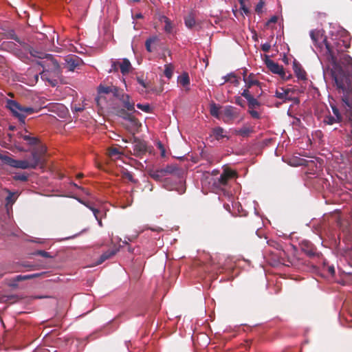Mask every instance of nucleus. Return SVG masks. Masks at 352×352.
Segmentation results:
<instances>
[{
  "label": "nucleus",
  "instance_id": "obj_28",
  "mask_svg": "<svg viewBox=\"0 0 352 352\" xmlns=\"http://www.w3.org/2000/svg\"><path fill=\"white\" fill-rule=\"evenodd\" d=\"M252 132V129L248 126H243L238 131L237 133L243 137H247L249 135L250 133Z\"/></svg>",
  "mask_w": 352,
  "mask_h": 352
},
{
  "label": "nucleus",
  "instance_id": "obj_37",
  "mask_svg": "<svg viewBox=\"0 0 352 352\" xmlns=\"http://www.w3.org/2000/svg\"><path fill=\"white\" fill-rule=\"evenodd\" d=\"M264 4H265L264 1L263 0H260L256 6V8H255L256 12L258 13L262 12V10L264 6Z\"/></svg>",
  "mask_w": 352,
  "mask_h": 352
},
{
  "label": "nucleus",
  "instance_id": "obj_6",
  "mask_svg": "<svg viewBox=\"0 0 352 352\" xmlns=\"http://www.w3.org/2000/svg\"><path fill=\"white\" fill-rule=\"evenodd\" d=\"M221 119L226 124H230L231 122L239 115V111L236 107L227 105L222 108L221 111Z\"/></svg>",
  "mask_w": 352,
  "mask_h": 352
},
{
  "label": "nucleus",
  "instance_id": "obj_54",
  "mask_svg": "<svg viewBox=\"0 0 352 352\" xmlns=\"http://www.w3.org/2000/svg\"><path fill=\"white\" fill-rule=\"evenodd\" d=\"M223 206L224 208L228 210H230V204H223Z\"/></svg>",
  "mask_w": 352,
  "mask_h": 352
},
{
  "label": "nucleus",
  "instance_id": "obj_26",
  "mask_svg": "<svg viewBox=\"0 0 352 352\" xmlns=\"http://www.w3.org/2000/svg\"><path fill=\"white\" fill-rule=\"evenodd\" d=\"M22 138L28 142V144L32 146L36 145L38 142V140L36 137H32L29 135H24Z\"/></svg>",
  "mask_w": 352,
  "mask_h": 352
},
{
  "label": "nucleus",
  "instance_id": "obj_7",
  "mask_svg": "<svg viewBox=\"0 0 352 352\" xmlns=\"http://www.w3.org/2000/svg\"><path fill=\"white\" fill-rule=\"evenodd\" d=\"M163 188L168 190H177L179 194L185 192V188L183 186L182 181L179 179V182L173 177L165 178L162 184Z\"/></svg>",
  "mask_w": 352,
  "mask_h": 352
},
{
  "label": "nucleus",
  "instance_id": "obj_51",
  "mask_svg": "<svg viewBox=\"0 0 352 352\" xmlns=\"http://www.w3.org/2000/svg\"><path fill=\"white\" fill-rule=\"evenodd\" d=\"M125 175L128 179H129L130 181H133V175L130 173L127 172V173H126Z\"/></svg>",
  "mask_w": 352,
  "mask_h": 352
},
{
  "label": "nucleus",
  "instance_id": "obj_49",
  "mask_svg": "<svg viewBox=\"0 0 352 352\" xmlns=\"http://www.w3.org/2000/svg\"><path fill=\"white\" fill-rule=\"evenodd\" d=\"M144 188L148 189L149 191H152L153 190V185L151 184H150V183H147L145 185Z\"/></svg>",
  "mask_w": 352,
  "mask_h": 352
},
{
  "label": "nucleus",
  "instance_id": "obj_24",
  "mask_svg": "<svg viewBox=\"0 0 352 352\" xmlns=\"http://www.w3.org/2000/svg\"><path fill=\"white\" fill-rule=\"evenodd\" d=\"M341 121H342L341 118H339V117H336L333 115V116H331V115L326 116L324 118V122L327 124H329V125L340 122Z\"/></svg>",
  "mask_w": 352,
  "mask_h": 352
},
{
  "label": "nucleus",
  "instance_id": "obj_45",
  "mask_svg": "<svg viewBox=\"0 0 352 352\" xmlns=\"http://www.w3.org/2000/svg\"><path fill=\"white\" fill-rule=\"evenodd\" d=\"M270 45L268 43H265L264 44L262 45V50L267 52L270 50Z\"/></svg>",
  "mask_w": 352,
  "mask_h": 352
},
{
  "label": "nucleus",
  "instance_id": "obj_62",
  "mask_svg": "<svg viewBox=\"0 0 352 352\" xmlns=\"http://www.w3.org/2000/svg\"><path fill=\"white\" fill-rule=\"evenodd\" d=\"M159 147H160V148H162V144H160V143L159 144Z\"/></svg>",
  "mask_w": 352,
  "mask_h": 352
},
{
  "label": "nucleus",
  "instance_id": "obj_14",
  "mask_svg": "<svg viewBox=\"0 0 352 352\" xmlns=\"http://www.w3.org/2000/svg\"><path fill=\"white\" fill-rule=\"evenodd\" d=\"M80 203L83 204L85 206H87L90 210L92 211L94 216L95 219L97 220L98 226L100 227H102V218L106 215V213H104L102 216H100L99 214L101 213V212L93 207L91 205L89 204L84 203L80 200H78Z\"/></svg>",
  "mask_w": 352,
  "mask_h": 352
},
{
  "label": "nucleus",
  "instance_id": "obj_55",
  "mask_svg": "<svg viewBox=\"0 0 352 352\" xmlns=\"http://www.w3.org/2000/svg\"><path fill=\"white\" fill-rule=\"evenodd\" d=\"M142 14H140V13H139V14H136V15H135V18H136V19H140V18H142Z\"/></svg>",
  "mask_w": 352,
  "mask_h": 352
},
{
  "label": "nucleus",
  "instance_id": "obj_59",
  "mask_svg": "<svg viewBox=\"0 0 352 352\" xmlns=\"http://www.w3.org/2000/svg\"><path fill=\"white\" fill-rule=\"evenodd\" d=\"M165 154V151L164 148L162 149V155L164 156Z\"/></svg>",
  "mask_w": 352,
  "mask_h": 352
},
{
  "label": "nucleus",
  "instance_id": "obj_41",
  "mask_svg": "<svg viewBox=\"0 0 352 352\" xmlns=\"http://www.w3.org/2000/svg\"><path fill=\"white\" fill-rule=\"evenodd\" d=\"M35 254L41 256L45 257V258H50V257H51L50 253L47 252H45L44 250H38V251H37L35 253Z\"/></svg>",
  "mask_w": 352,
  "mask_h": 352
},
{
  "label": "nucleus",
  "instance_id": "obj_39",
  "mask_svg": "<svg viewBox=\"0 0 352 352\" xmlns=\"http://www.w3.org/2000/svg\"><path fill=\"white\" fill-rule=\"evenodd\" d=\"M331 107L332 109L333 116H335L336 117H339V118L342 119V116L340 113L338 109L335 105H333L332 104H331Z\"/></svg>",
  "mask_w": 352,
  "mask_h": 352
},
{
  "label": "nucleus",
  "instance_id": "obj_60",
  "mask_svg": "<svg viewBox=\"0 0 352 352\" xmlns=\"http://www.w3.org/2000/svg\"><path fill=\"white\" fill-rule=\"evenodd\" d=\"M35 242H36V243H42L43 241H41V239H38L37 241H35Z\"/></svg>",
  "mask_w": 352,
  "mask_h": 352
},
{
  "label": "nucleus",
  "instance_id": "obj_23",
  "mask_svg": "<svg viewBox=\"0 0 352 352\" xmlns=\"http://www.w3.org/2000/svg\"><path fill=\"white\" fill-rule=\"evenodd\" d=\"M117 251H118L117 249H115V250L113 249V250H108L107 251L104 252L100 258L99 263H102L107 259H108V258H111V256H113V255H115L116 253L117 252Z\"/></svg>",
  "mask_w": 352,
  "mask_h": 352
},
{
  "label": "nucleus",
  "instance_id": "obj_42",
  "mask_svg": "<svg viewBox=\"0 0 352 352\" xmlns=\"http://www.w3.org/2000/svg\"><path fill=\"white\" fill-rule=\"evenodd\" d=\"M8 38H12L14 41H18L19 39H18V37L16 36V35L15 34L14 30H10L8 32V36H7Z\"/></svg>",
  "mask_w": 352,
  "mask_h": 352
},
{
  "label": "nucleus",
  "instance_id": "obj_36",
  "mask_svg": "<svg viewBox=\"0 0 352 352\" xmlns=\"http://www.w3.org/2000/svg\"><path fill=\"white\" fill-rule=\"evenodd\" d=\"M119 63H120V62L118 60H111V68H110L109 72V73L113 72H118Z\"/></svg>",
  "mask_w": 352,
  "mask_h": 352
},
{
  "label": "nucleus",
  "instance_id": "obj_32",
  "mask_svg": "<svg viewBox=\"0 0 352 352\" xmlns=\"http://www.w3.org/2000/svg\"><path fill=\"white\" fill-rule=\"evenodd\" d=\"M137 107L146 113H150L151 111V108L148 104H137Z\"/></svg>",
  "mask_w": 352,
  "mask_h": 352
},
{
  "label": "nucleus",
  "instance_id": "obj_40",
  "mask_svg": "<svg viewBox=\"0 0 352 352\" xmlns=\"http://www.w3.org/2000/svg\"><path fill=\"white\" fill-rule=\"evenodd\" d=\"M295 72L296 74V76L300 79H305V72L303 70L301 69H295Z\"/></svg>",
  "mask_w": 352,
  "mask_h": 352
},
{
  "label": "nucleus",
  "instance_id": "obj_17",
  "mask_svg": "<svg viewBox=\"0 0 352 352\" xmlns=\"http://www.w3.org/2000/svg\"><path fill=\"white\" fill-rule=\"evenodd\" d=\"M223 82L221 83V85L224 84L225 82H230L233 84L234 86L238 87L239 85V80L236 77L234 73L231 72L223 77Z\"/></svg>",
  "mask_w": 352,
  "mask_h": 352
},
{
  "label": "nucleus",
  "instance_id": "obj_35",
  "mask_svg": "<svg viewBox=\"0 0 352 352\" xmlns=\"http://www.w3.org/2000/svg\"><path fill=\"white\" fill-rule=\"evenodd\" d=\"M109 154L111 158H113V157L118 158L120 157V155H121V153L120 152V151L118 148H113L109 150Z\"/></svg>",
  "mask_w": 352,
  "mask_h": 352
},
{
  "label": "nucleus",
  "instance_id": "obj_16",
  "mask_svg": "<svg viewBox=\"0 0 352 352\" xmlns=\"http://www.w3.org/2000/svg\"><path fill=\"white\" fill-rule=\"evenodd\" d=\"M120 72L123 75L127 74L132 68L130 61L127 58H123L119 63Z\"/></svg>",
  "mask_w": 352,
  "mask_h": 352
},
{
  "label": "nucleus",
  "instance_id": "obj_22",
  "mask_svg": "<svg viewBox=\"0 0 352 352\" xmlns=\"http://www.w3.org/2000/svg\"><path fill=\"white\" fill-rule=\"evenodd\" d=\"M177 82L184 87H186L190 85V79L187 73H183L177 78Z\"/></svg>",
  "mask_w": 352,
  "mask_h": 352
},
{
  "label": "nucleus",
  "instance_id": "obj_5",
  "mask_svg": "<svg viewBox=\"0 0 352 352\" xmlns=\"http://www.w3.org/2000/svg\"><path fill=\"white\" fill-rule=\"evenodd\" d=\"M6 107L12 112L19 120L24 123L25 117L34 112V109L29 107H22L17 102L8 100Z\"/></svg>",
  "mask_w": 352,
  "mask_h": 352
},
{
  "label": "nucleus",
  "instance_id": "obj_8",
  "mask_svg": "<svg viewBox=\"0 0 352 352\" xmlns=\"http://www.w3.org/2000/svg\"><path fill=\"white\" fill-rule=\"evenodd\" d=\"M267 68L274 74H278L282 78H284L285 73L283 67L278 63H275L274 60L267 59L265 62Z\"/></svg>",
  "mask_w": 352,
  "mask_h": 352
},
{
  "label": "nucleus",
  "instance_id": "obj_11",
  "mask_svg": "<svg viewBox=\"0 0 352 352\" xmlns=\"http://www.w3.org/2000/svg\"><path fill=\"white\" fill-rule=\"evenodd\" d=\"M116 98H118L123 104L124 108L128 111H135V104L133 101H131L130 97L127 94H124L122 91H119V96Z\"/></svg>",
  "mask_w": 352,
  "mask_h": 352
},
{
  "label": "nucleus",
  "instance_id": "obj_53",
  "mask_svg": "<svg viewBox=\"0 0 352 352\" xmlns=\"http://www.w3.org/2000/svg\"><path fill=\"white\" fill-rule=\"evenodd\" d=\"M74 110L75 111H82V110H83V108H82V107H75L74 108Z\"/></svg>",
  "mask_w": 352,
  "mask_h": 352
},
{
  "label": "nucleus",
  "instance_id": "obj_9",
  "mask_svg": "<svg viewBox=\"0 0 352 352\" xmlns=\"http://www.w3.org/2000/svg\"><path fill=\"white\" fill-rule=\"evenodd\" d=\"M98 91L99 94H111L114 97H116L119 96L120 89L113 85L100 84L98 87Z\"/></svg>",
  "mask_w": 352,
  "mask_h": 352
},
{
  "label": "nucleus",
  "instance_id": "obj_58",
  "mask_svg": "<svg viewBox=\"0 0 352 352\" xmlns=\"http://www.w3.org/2000/svg\"><path fill=\"white\" fill-rule=\"evenodd\" d=\"M294 165L295 166H297V165H305V163H304V162H298V164H295Z\"/></svg>",
  "mask_w": 352,
  "mask_h": 352
},
{
  "label": "nucleus",
  "instance_id": "obj_20",
  "mask_svg": "<svg viewBox=\"0 0 352 352\" xmlns=\"http://www.w3.org/2000/svg\"><path fill=\"white\" fill-rule=\"evenodd\" d=\"M212 133V135L217 140H220L226 137V132L222 127L220 126L213 129Z\"/></svg>",
  "mask_w": 352,
  "mask_h": 352
},
{
  "label": "nucleus",
  "instance_id": "obj_29",
  "mask_svg": "<svg viewBox=\"0 0 352 352\" xmlns=\"http://www.w3.org/2000/svg\"><path fill=\"white\" fill-rule=\"evenodd\" d=\"M247 100L250 109L254 108L260 105V102L253 96Z\"/></svg>",
  "mask_w": 352,
  "mask_h": 352
},
{
  "label": "nucleus",
  "instance_id": "obj_19",
  "mask_svg": "<svg viewBox=\"0 0 352 352\" xmlns=\"http://www.w3.org/2000/svg\"><path fill=\"white\" fill-rule=\"evenodd\" d=\"M221 107L214 102H212L210 104V113L212 116L217 118L221 119V111H220Z\"/></svg>",
  "mask_w": 352,
  "mask_h": 352
},
{
  "label": "nucleus",
  "instance_id": "obj_61",
  "mask_svg": "<svg viewBox=\"0 0 352 352\" xmlns=\"http://www.w3.org/2000/svg\"><path fill=\"white\" fill-rule=\"evenodd\" d=\"M35 78H36V80L37 81L38 78V74L35 76Z\"/></svg>",
  "mask_w": 352,
  "mask_h": 352
},
{
  "label": "nucleus",
  "instance_id": "obj_2",
  "mask_svg": "<svg viewBox=\"0 0 352 352\" xmlns=\"http://www.w3.org/2000/svg\"><path fill=\"white\" fill-rule=\"evenodd\" d=\"M236 174L235 171L228 168H223L221 173L219 170L214 169L211 173L207 172L203 175L201 184L205 186L208 184L219 195V200L224 201L225 199H228L232 208H237L239 210V203L234 201L232 192L227 189L229 179L234 178Z\"/></svg>",
  "mask_w": 352,
  "mask_h": 352
},
{
  "label": "nucleus",
  "instance_id": "obj_18",
  "mask_svg": "<svg viewBox=\"0 0 352 352\" xmlns=\"http://www.w3.org/2000/svg\"><path fill=\"white\" fill-rule=\"evenodd\" d=\"M184 23L185 25L189 29H192L193 27H195L196 21L195 14L192 12H190L187 16L184 17Z\"/></svg>",
  "mask_w": 352,
  "mask_h": 352
},
{
  "label": "nucleus",
  "instance_id": "obj_33",
  "mask_svg": "<svg viewBox=\"0 0 352 352\" xmlns=\"http://www.w3.org/2000/svg\"><path fill=\"white\" fill-rule=\"evenodd\" d=\"M163 173L166 176V174H172L176 170L177 168L173 166H167L166 167L162 168Z\"/></svg>",
  "mask_w": 352,
  "mask_h": 352
},
{
  "label": "nucleus",
  "instance_id": "obj_10",
  "mask_svg": "<svg viewBox=\"0 0 352 352\" xmlns=\"http://www.w3.org/2000/svg\"><path fill=\"white\" fill-rule=\"evenodd\" d=\"M65 67L69 71H74L82 63V60L76 56H68L65 58Z\"/></svg>",
  "mask_w": 352,
  "mask_h": 352
},
{
  "label": "nucleus",
  "instance_id": "obj_50",
  "mask_svg": "<svg viewBox=\"0 0 352 352\" xmlns=\"http://www.w3.org/2000/svg\"><path fill=\"white\" fill-rule=\"evenodd\" d=\"M138 82L140 85H141L143 87H146V84L142 79L138 78Z\"/></svg>",
  "mask_w": 352,
  "mask_h": 352
},
{
  "label": "nucleus",
  "instance_id": "obj_15",
  "mask_svg": "<svg viewBox=\"0 0 352 352\" xmlns=\"http://www.w3.org/2000/svg\"><path fill=\"white\" fill-rule=\"evenodd\" d=\"M160 21L164 23L165 25L164 30L167 34H173L175 30V25L173 22L166 16H162L160 17Z\"/></svg>",
  "mask_w": 352,
  "mask_h": 352
},
{
  "label": "nucleus",
  "instance_id": "obj_38",
  "mask_svg": "<svg viewBox=\"0 0 352 352\" xmlns=\"http://www.w3.org/2000/svg\"><path fill=\"white\" fill-rule=\"evenodd\" d=\"M249 89H247V87H245V89L241 92V96L244 97L246 100L252 96V95L250 94Z\"/></svg>",
  "mask_w": 352,
  "mask_h": 352
},
{
  "label": "nucleus",
  "instance_id": "obj_12",
  "mask_svg": "<svg viewBox=\"0 0 352 352\" xmlns=\"http://www.w3.org/2000/svg\"><path fill=\"white\" fill-rule=\"evenodd\" d=\"M277 98L283 102L292 100L291 91L289 89L279 87L276 89L275 95Z\"/></svg>",
  "mask_w": 352,
  "mask_h": 352
},
{
  "label": "nucleus",
  "instance_id": "obj_25",
  "mask_svg": "<svg viewBox=\"0 0 352 352\" xmlns=\"http://www.w3.org/2000/svg\"><path fill=\"white\" fill-rule=\"evenodd\" d=\"M157 41V36H152L146 39L145 42L146 49L148 52H151L153 49L151 47V45L155 43Z\"/></svg>",
  "mask_w": 352,
  "mask_h": 352
},
{
  "label": "nucleus",
  "instance_id": "obj_56",
  "mask_svg": "<svg viewBox=\"0 0 352 352\" xmlns=\"http://www.w3.org/2000/svg\"><path fill=\"white\" fill-rule=\"evenodd\" d=\"M246 72L247 71L246 69H245L243 72V79L244 78V77H248Z\"/></svg>",
  "mask_w": 352,
  "mask_h": 352
},
{
  "label": "nucleus",
  "instance_id": "obj_31",
  "mask_svg": "<svg viewBox=\"0 0 352 352\" xmlns=\"http://www.w3.org/2000/svg\"><path fill=\"white\" fill-rule=\"evenodd\" d=\"M6 191L8 192V195L6 197V206L12 205L15 201V198L14 196L15 195L14 192H12L8 190Z\"/></svg>",
  "mask_w": 352,
  "mask_h": 352
},
{
  "label": "nucleus",
  "instance_id": "obj_30",
  "mask_svg": "<svg viewBox=\"0 0 352 352\" xmlns=\"http://www.w3.org/2000/svg\"><path fill=\"white\" fill-rule=\"evenodd\" d=\"M173 67L171 65H165V69H164V75L168 78H170L173 76Z\"/></svg>",
  "mask_w": 352,
  "mask_h": 352
},
{
  "label": "nucleus",
  "instance_id": "obj_34",
  "mask_svg": "<svg viewBox=\"0 0 352 352\" xmlns=\"http://www.w3.org/2000/svg\"><path fill=\"white\" fill-rule=\"evenodd\" d=\"M28 176L25 173H17L14 176L15 180L25 182L28 180Z\"/></svg>",
  "mask_w": 352,
  "mask_h": 352
},
{
  "label": "nucleus",
  "instance_id": "obj_57",
  "mask_svg": "<svg viewBox=\"0 0 352 352\" xmlns=\"http://www.w3.org/2000/svg\"><path fill=\"white\" fill-rule=\"evenodd\" d=\"M140 151H144V150H145V146H144L143 144H140Z\"/></svg>",
  "mask_w": 352,
  "mask_h": 352
},
{
  "label": "nucleus",
  "instance_id": "obj_46",
  "mask_svg": "<svg viewBox=\"0 0 352 352\" xmlns=\"http://www.w3.org/2000/svg\"><path fill=\"white\" fill-rule=\"evenodd\" d=\"M328 272L330 274L333 275L335 274V268L333 266H328Z\"/></svg>",
  "mask_w": 352,
  "mask_h": 352
},
{
  "label": "nucleus",
  "instance_id": "obj_52",
  "mask_svg": "<svg viewBox=\"0 0 352 352\" xmlns=\"http://www.w3.org/2000/svg\"><path fill=\"white\" fill-rule=\"evenodd\" d=\"M241 99L240 97H238L236 99V103L241 107H243V104L241 103Z\"/></svg>",
  "mask_w": 352,
  "mask_h": 352
},
{
  "label": "nucleus",
  "instance_id": "obj_48",
  "mask_svg": "<svg viewBox=\"0 0 352 352\" xmlns=\"http://www.w3.org/2000/svg\"><path fill=\"white\" fill-rule=\"evenodd\" d=\"M36 53H37L35 51H33L31 52V54L34 56H37L39 58H43V53H40L38 55L36 54Z\"/></svg>",
  "mask_w": 352,
  "mask_h": 352
},
{
  "label": "nucleus",
  "instance_id": "obj_47",
  "mask_svg": "<svg viewBox=\"0 0 352 352\" xmlns=\"http://www.w3.org/2000/svg\"><path fill=\"white\" fill-rule=\"evenodd\" d=\"M277 20H278V17L276 16H273L268 21V23H276L277 21Z\"/></svg>",
  "mask_w": 352,
  "mask_h": 352
},
{
  "label": "nucleus",
  "instance_id": "obj_43",
  "mask_svg": "<svg viewBox=\"0 0 352 352\" xmlns=\"http://www.w3.org/2000/svg\"><path fill=\"white\" fill-rule=\"evenodd\" d=\"M249 113L254 118L258 119L260 118L259 113L255 110H249Z\"/></svg>",
  "mask_w": 352,
  "mask_h": 352
},
{
  "label": "nucleus",
  "instance_id": "obj_13",
  "mask_svg": "<svg viewBox=\"0 0 352 352\" xmlns=\"http://www.w3.org/2000/svg\"><path fill=\"white\" fill-rule=\"evenodd\" d=\"M243 81L245 87H247V89H250L254 86L260 87L261 84L253 73L250 74L248 77H244Z\"/></svg>",
  "mask_w": 352,
  "mask_h": 352
},
{
  "label": "nucleus",
  "instance_id": "obj_44",
  "mask_svg": "<svg viewBox=\"0 0 352 352\" xmlns=\"http://www.w3.org/2000/svg\"><path fill=\"white\" fill-rule=\"evenodd\" d=\"M241 9L242 10L243 12L245 14H248L249 13L248 8L245 6V3L240 2Z\"/></svg>",
  "mask_w": 352,
  "mask_h": 352
},
{
  "label": "nucleus",
  "instance_id": "obj_27",
  "mask_svg": "<svg viewBox=\"0 0 352 352\" xmlns=\"http://www.w3.org/2000/svg\"><path fill=\"white\" fill-rule=\"evenodd\" d=\"M38 276V274H32L28 275H18L16 276L15 280L16 281L24 280L27 279H31Z\"/></svg>",
  "mask_w": 352,
  "mask_h": 352
},
{
  "label": "nucleus",
  "instance_id": "obj_3",
  "mask_svg": "<svg viewBox=\"0 0 352 352\" xmlns=\"http://www.w3.org/2000/svg\"><path fill=\"white\" fill-rule=\"evenodd\" d=\"M39 64L43 69L39 75L42 80L47 82L52 87H56L61 76V71L58 63L54 59L52 55L46 56V60H42Z\"/></svg>",
  "mask_w": 352,
  "mask_h": 352
},
{
  "label": "nucleus",
  "instance_id": "obj_4",
  "mask_svg": "<svg viewBox=\"0 0 352 352\" xmlns=\"http://www.w3.org/2000/svg\"><path fill=\"white\" fill-rule=\"evenodd\" d=\"M45 151V150L43 147L32 151L31 157L28 160H17L8 155H3L1 158L6 164L13 168L21 169L35 168L41 162V154L44 153Z\"/></svg>",
  "mask_w": 352,
  "mask_h": 352
},
{
  "label": "nucleus",
  "instance_id": "obj_1",
  "mask_svg": "<svg viewBox=\"0 0 352 352\" xmlns=\"http://www.w3.org/2000/svg\"><path fill=\"white\" fill-rule=\"evenodd\" d=\"M314 50L322 64L324 78L334 82L346 104L349 120L352 122V58L344 54L350 46V36L340 26H332L328 36L321 30L310 31Z\"/></svg>",
  "mask_w": 352,
  "mask_h": 352
},
{
  "label": "nucleus",
  "instance_id": "obj_21",
  "mask_svg": "<svg viewBox=\"0 0 352 352\" xmlns=\"http://www.w3.org/2000/svg\"><path fill=\"white\" fill-rule=\"evenodd\" d=\"M148 174L153 179L157 182L161 181L165 176L162 168L158 170H150Z\"/></svg>",
  "mask_w": 352,
  "mask_h": 352
}]
</instances>
